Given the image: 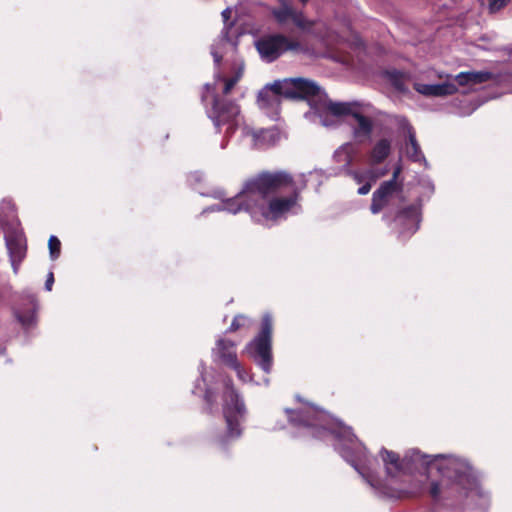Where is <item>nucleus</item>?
I'll return each mask as SVG.
<instances>
[{
	"label": "nucleus",
	"instance_id": "33",
	"mask_svg": "<svg viewBox=\"0 0 512 512\" xmlns=\"http://www.w3.org/2000/svg\"><path fill=\"white\" fill-rule=\"evenodd\" d=\"M242 77V70L241 69H238L236 71V73L231 77V78H237V83L239 82V80L241 79Z\"/></svg>",
	"mask_w": 512,
	"mask_h": 512
},
{
	"label": "nucleus",
	"instance_id": "5",
	"mask_svg": "<svg viewBox=\"0 0 512 512\" xmlns=\"http://www.w3.org/2000/svg\"><path fill=\"white\" fill-rule=\"evenodd\" d=\"M272 330V316L266 313L262 317L261 328L258 335L249 345L252 357L265 372L270 371L273 362Z\"/></svg>",
	"mask_w": 512,
	"mask_h": 512
},
{
	"label": "nucleus",
	"instance_id": "32",
	"mask_svg": "<svg viewBox=\"0 0 512 512\" xmlns=\"http://www.w3.org/2000/svg\"><path fill=\"white\" fill-rule=\"evenodd\" d=\"M341 454H342V456H343V457H344L348 462H350V463L352 464V466H354V467H355V469H356V470H359V469H358V467H357V465H356V463H355V459L350 458L346 450H344V449H343V450L341 451Z\"/></svg>",
	"mask_w": 512,
	"mask_h": 512
},
{
	"label": "nucleus",
	"instance_id": "15",
	"mask_svg": "<svg viewBox=\"0 0 512 512\" xmlns=\"http://www.w3.org/2000/svg\"><path fill=\"white\" fill-rule=\"evenodd\" d=\"M380 455L384 462L387 475L394 478L401 474L404 468V460L400 459L399 454L382 448Z\"/></svg>",
	"mask_w": 512,
	"mask_h": 512
},
{
	"label": "nucleus",
	"instance_id": "2",
	"mask_svg": "<svg viewBox=\"0 0 512 512\" xmlns=\"http://www.w3.org/2000/svg\"><path fill=\"white\" fill-rule=\"evenodd\" d=\"M437 469L441 478L431 482L428 491L435 504L454 505L478 486L472 468L463 462L448 461L440 464Z\"/></svg>",
	"mask_w": 512,
	"mask_h": 512
},
{
	"label": "nucleus",
	"instance_id": "18",
	"mask_svg": "<svg viewBox=\"0 0 512 512\" xmlns=\"http://www.w3.org/2000/svg\"><path fill=\"white\" fill-rule=\"evenodd\" d=\"M406 155L413 162H420L424 155L416 139V133L411 125H407Z\"/></svg>",
	"mask_w": 512,
	"mask_h": 512
},
{
	"label": "nucleus",
	"instance_id": "36",
	"mask_svg": "<svg viewBox=\"0 0 512 512\" xmlns=\"http://www.w3.org/2000/svg\"><path fill=\"white\" fill-rule=\"evenodd\" d=\"M302 6H305L309 0H297Z\"/></svg>",
	"mask_w": 512,
	"mask_h": 512
},
{
	"label": "nucleus",
	"instance_id": "14",
	"mask_svg": "<svg viewBox=\"0 0 512 512\" xmlns=\"http://www.w3.org/2000/svg\"><path fill=\"white\" fill-rule=\"evenodd\" d=\"M415 89L425 96L435 97L453 95L458 91L457 86L449 82L440 84H419Z\"/></svg>",
	"mask_w": 512,
	"mask_h": 512
},
{
	"label": "nucleus",
	"instance_id": "11",
	"mask_svg": "<svg viewBox=\"0 0 512 512\" xmlns=\"http://www.w3.org/2000/svg\"><path fill=\"white\" fill-rule=\"evenodd\" d=\"M400 192L395 189L393 181H384L372 194L370 211L372 214L380 213L390 202L394 194Z\"/></svg>",
	"mask_w": 512,
	"mask_h": 512
},
{
	"label": "nucleus",
	"instance_id": "6",
	"mask_svg": "<svg viewBox=\"0 0 512 512\" xmlns=\"http://www.w3.org/2000/svg\"><path fill=\"white\" fill-rule=\"evenodd\" d=\"M209 118L214 126L220 132L222 125H227L226 134L232 135L240 126L242 117L240 107L234 101L215 95L213 97L212 108L209 112Z\"/></svg>",
	"mask_w": 512,
	"mask_h": 512
},
{
	"label": "nucleus",
	"instance_id": "31",
	"mask_svg": "<svg viewBox=\"0 0 512 512\" xmlns=\"http://www.w3.org/2000/svg\"><path fill=\"white\" fill-rule=\"evenodd\" d=\"M370 190H371V184L369 182H367L364 185H362L361 187H359L358 194L366 195L370 192Z\"/></svg>",
	"mask_w": 512,
	"mask_h": 512
},
{
	"label": "nucleus",
	"instance_id": "34",
	"mask_svg": "<svg viewBox=\"0 0 512 512\" xmlns=\"http://www.w3.org/2000/svg\"><path fill=\"white\" fill-rule=\"evenodd\" d=\"M345 162H346L347 165H350L351 162H352V157L348 153H345Z\"/></svg>",
	"mask_w": 512,
	"mask_h": 512
},
{
	"label": "nucleus",
	"instance_id": "10",
	"mask_svg": "<svg viewBox=\"0 0 512 512\" xmlns=\"http://www.w3.org/2000/svg\"><path fill=\"white\" fill-rule=\"evenodd\" d=\"M419 212L416 206L409 205L399 210L395 216L394 221L399 226L398 232L400 234H413L419 228Z\"/></svg>",
	"mask_w": 512,
	"mask_h": 512
},
{
	"label": "nucleus",
	"instance_id": "27",
	"mask_svg": "<svg viewBox=\"0 0 512 512\" xmlns=\"http://www.w3.org/2000/svg\"><path fill=\"white\" fill-rule=\"evenodd\" d=\"M401 171H402V167L400 165H397L393 170L392 178L389 180V181L394 182L395 189H397L399 191H402V188H403L402 184L397 182V179H398Z\"/></svg>",
	"mask_w": 512,
	"mask_h": 512
},
{
	"label": "nucleus",
	"instance_id": "22",
	"mask_svg": "<svg viewBox=\"0 0 512 512\" xmlns=\"http://www.w3.org/2000/svg\"><path fill=\"white\" fill-rule=\"evenodd\" d=\"M386 77L396 90L400 92H405L407 90L406 75L404 72L395 69L386 71Z\"/></svg>",
	"mask_w": 512,
	"mask_h": 512
},
{
	"label": "nucleus",
	"instance_id": "30",
	"mask_svg": "<svg viewBox=\"0 0 512 512\" xmlns=\"http://www.w3.org/2000/svg\"><path fill=\"white\" fill-rule=\"evenodd\" d=\"M53 284H54V274H53V272H49L47 275V279L45 281V289L47 291H51Z\"/></svg>",
	"mask_w": 512,
	"mask_h": 512
},
{
	"label": "nucleus",
	"instance_id": "39",
	"mask_svg": "<svg viewBox=\"0 0 512 512\" xmlns=\"http://www.w3.org/2000/svg\"><path fill=\"white\" fill-rule=\"evenodd\" d=\"M214 57H215V61H216L217 63H219V61H220L221 57H219L218 55H215Z\"/></svg>",
	"mask_w": 512,
	"mask_h": 512
},
{
	"label": "nucleus",
	"instance_id": "20",
	"mask_svg": "<svg viewBox=\"0 0 512 512\" xmlns=\"http://www.w3.org/2000/svg\"><path fill=\"white\" fill-rule=\"evenodd\" d=\"M391 152V141L386 138H382L376 142L370 152V162L373 165L383 163Z\"/></svg>",
	"mask_w": 512,
	"mask_h": 512
},
{
	"label": "nucleus",
	"instance_id": "17",
	"mask_svg": "<svg viewBox=\"0 0 512 512\" xmlns=\"http://www.w3.org/2000/svg\"><path fill=\"white\" fill-rule=\"evenodd\" d=\"M493 78V73L489 71H467L460 72L456 75L455 80L458 85L466 86L469 84H482L492 80Z\"/></svg>",
	"mask_w": 512,
	"mask_h": 512
},
{
	"label": "nucleus",
	"instance_id": "35",
	"mask_svg": "<svg viewBox=\"0 0 512 512\" xmlns=\"http://www.w3.org/2000/svg\"><path fill=\"white\" fill-rule=\"evenodd\" d=\"M18 320L23 324V325H26L27 324V321L24 319V317H22L21 315H18Z\"/></svg>",
	"mask_w": 512,
	"mask_h": 512
},
{
	"label": "nucleus",
	"instance_id": "26",
	"mask_svg": "<svg viewBox=\"0 0 512 512\" xmlns=\"http://www.w3.org/2000/svg\"><path fill=\"white\" fill-rule=\"evenodd\" d=\"M224 87H223V95H228L231 93L232 89L237 84V78H223Z\"/></svg>",
	"mask_w": 512,
	"mask_h": 512
},
{
	"label": "nucleus",
	"instance_id": "19",
	"mask_svg": "<svg viewBox=\"0 0 512 512\" xmlns=\"http://www.w3.org/2000/svg\"><path fill=\"white\" fill-rule=\"evenodd\" d=\"M358 123L356 127L353 128V135L355 138H365L368 139L373 132V121L363 115L360 111L356 110L352 116Z\"/></svg>",
	"mask_w": 512,
	"mask_h": 512
},
{
	"label": "nucleus",
	"instance_id": "28",
	"mask_svg": "<svg viewBox=\"0 0 512 512\" xmlns=\"http://www.w3.org/2000/svg\"><path fill=\"white\" fill-rule=\"evenodd\" d=\"M204 399L209 406H213L216 402V395L211 389H206Z\"/></svg>",
	"mask_w": 512,
	"mask_h": 512
},
{
	"label": "nucleus",
	"instance_id": "37",
	"mask_svg": "<svg viewBox=\"0 0 512 512\" xmlns=\"http://www.w3.org/2000/svg\"><path fill=\"white\" fill-rule=\"evenodd\" d=\"M422 491L421 490H415V491H412V494L413 495H418L420 494Z\"/></svg>",
	"mask_w": 512,
	"mask_h": 512
},
{
	"label": "nucleus",
	"instance_id": "24",
	"mask_svg": "<svg viewBox=\"0 0 512 512\" xmlns=\"http://www.w3.org/2000/svg\"><path fill=\"white\" fill-rule=\"evenodd\" d=\"M48 248H49L50 258L52 260L58 259L60 256V253H61V242L56 236H54V235L50 236V238L48 240Z\"/></svg>",
	"mask_w": 512,
	"mask_h": 512
},
{
	"label": "nucleus",
	"instance_id": "23",
	"mask_svg": "<svg viewBox=\"0 0 512 512\" xmlns=\"http://www.w3.org/2000/svg\"><path fill=\"white\" fill-rule=\"evenodd\" d=\"M252 327V320L243 314H238L232 320L229 332L248 331Z\"/></svg>",
	"mask_w": 512,
	"mask_h": 512
},
{
	"label": "nucleus",
	"instance_id": "1",
	"mask_svg": "<svg viewBox=\"0 0 512 512\" xmlns=\"http://www.w3.org/2000/svg\"><path fill=\"white\" fill-rule=\"evenodd\" d=\"M301 189L286 170H263L245 179L240 192L223 201L224 209L236 214L259 213L265 220L277 222L298 204Z\"/></svg>",
	"mask_w": 512,
	"mask_h": 512
},
{
	"label": "nucleus",
	"instance_id": "38",
	"mask_svg": "<svg viewBox=\"0 0 512 512\" xmlns=\"http://www.w3.org/2000/svg\"><path fill=\"white\" fill-rule=\"evenodd\" d=\"M355 179L357 180V182L361 181V177L358 174H355Z\"/></svg>",
	"mask_w": 512,
	"mask_h": 512
},
{
	"label": "nucleus",
	"instance_id": "7",
	"mask_svg": "<svg viewBox=\"0 0 512 512\" xmlns=\"http://www.w3.org/2000/svg\"><path fill=\"white\" fill-rule=\"evenodd\" d=\"M278 6L270 9V14L274 21L283 26L291 21L298 29L303 32H310L315 26V21L308 19L304 12L297 10L292 0H276Z\"/></svg>",
	"mask_w": 512,
	"mask_h": 512
},
{
	"label": "nucleus",
	"instance_id": "25",
	"mask_svg": "<svg viewBox=\"0 0 512 512\" xmlns=\"http://www.w3.org/2000/svg\"><path fill=\"white\" fill-rule=\"evenodd\" d=\"M510 0H489V10L491 13H496L504 8Z\"/></svg>",
	"mask_w": 512,
	"mask_h": 512
},
{
	"label": "nucleus",
	"instance_id": "3",
	"mask_svg": "<svg viewBox=\"0 0 512 512\" xmlns=\"http://www.w3.org/2000/svg\"><path fill=\"white\" fill-rule=\"evenodd\" d=\"M223 416L226 423V432L218 437L221 446H227L230 441L236 440L242 435L241 420L246 413V407L234 387L233 381L227 377L224 381Z\"/></svg>",
	"mask_w": 512,
	"mask_h": 512
},
{
	"label": "nucleus",
	"instance_id": "29",
	"mask_svg": "<svg viewBox=\"0 0 512 512\" xmlns=\"http://www.w3.org/2000/svg\"><path fill=\"white\" fill-rule=\"evenodd\" d=\"M232 369L237 373V376L240 380L246 381L247 373L239 361H237V367Z\"/></svg>",
	"mask_w": 512,
	"mask_h": 512
},
{
	"label": "nucleus",
	"instance_id": "13",
	"mask_svg": "<svg viewBox=\"0 0 512 512\" xmlns=\"http://www.w3.org/2000/svg\"><path fill=\"white\" fill-rule=\"evenodd\" d=\"M292 94L300 98H309L320 94V87L311 80L294 78L290 80Z\"/></svg>",
	"mask_w": 512,
	"mask_h": 512
},
{
	"label": "nucleus",
	"instance_id": "4",
	"mask_svg": "<svg viewBox=\"0 0 512 512\" xmlns=\"http://www.w3.org/2000/svg\"><path fill=\"white\" fill-rule=\"evenodd\" d=\"M255 48L262 60L271 63L287 52H300L302 44L297 39L282 33H270L255 41Z\"/></svg>",
	"mask_w": 512,
	"mask_h": 512
},
{
	"label": "nucleus",
	"instance_id": "12",
	"mask_svg": "<svg viewBox=\"0 0 512 512\" xmlns=\"http://www.w3.org/2000/svg\"><path fill=\"white\" fill-rule=\"evenodd\" d=\"M359 104L357 102H335L332 100H327L324 102L323 107V123L324 125H328L327 116L332 115L335 117H344V116H353V113L359 108Z\"/></svg>",
	"mask_w": 512,
	"mask_h": 512
},
{
	"label": "nucleus",
	"instance_id": "40",
	"mask_svg": "<svg viewBox=\"0 0 512 512\" xmlns=\"http://www.w3.org/2000/svg\"><path fill=\"white\" fill-rule=\"evenodd\" d=\"M509 81L512 83V74L510 75V79H509Z\"/></svg>",
	"mask_w": 512,
	"mask_h": 512
},
{
	"label": "nucleus",
	"instance_id": "16",
	"mask_svg": "<svg viewBox=\"0 0 512 512\" xmlns=\"http://www.w3.org/2000/svg\"><path fill=\"white\" fill-rule=\"evenodd\" d=\"M235 343L228 339H220L217 342V351L222 362L229 368L237 367V354L235 352Z\"/></svg>",
	"mask_w": 512,
	"mask_h": 512
},
{
	"label": "nucleus",
	"instance_id": "8",
	"mask_svg": "<svg viewBox=\"0 0 512 512\" xmlns=\"http://www.w3.org/2000/svg\"><path fill=\"white\" fill-rule=\"evenodd\" d=\"M311 414H315L311 411H299L297 412V421L300 425L312 428L313 436L317 438H324L326 435H333L338 440H344L351 442L354 435L349 428L343 426H324L318 425Z\"/></svg>",
	"mask_w": 512,
	"mask_h": 512
},
{
	"label": "nucleus",
	"instance_id": "21",
	"mask_svg": "<svg viewBox=\"0 0 512 512\" xmlns=\"http://www.w3.org/2000/svg\"><path fill=\"white\" fill-rule=\"evenodd\" d=\"M246 134L252 136L254 145L258 148L273 145L277 138L273 129L248 130Z\"/></svg>",
	"mask_w": 512,
	"mask_h": 512
},
{
	"label": "nucleus",
	"instance_id": "9",
	"mask_svg": "<svg viewBox=\"0 0 512 512\" xmlns=\"http://www.w3.org/2000/svg\"><path fill=\"white\" fill-rule=\"evenodd\" d=\"M6 247L8 249L11 265L15 274L27 253V243L23 231L14 229L5 234Z\"/></svg>",
	"mask_w": 512,
	"mask_h": 512
}]
</instances>
